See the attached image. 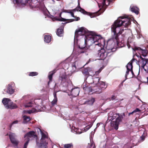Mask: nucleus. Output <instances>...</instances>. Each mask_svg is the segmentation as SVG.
I'll return each mask as SVG.
<instances>
[{"mask_svg": "<svg viewBox=\"0 0 148 148\" xmlns=\"http://www.w3.org/2000/svg\"><path fill=\"white\" fill-rule=\"evenodd\" d=\"M57 70V69H55L53 71L49 72V75L48 76V78L49 79V81L48 82V85H49L50 82L52 81L53 75L56 72Z\"/></svg>", "mask_w": 148, "mask_h": 148, "instance_id": "dca6fc26", "label": "nucleus"}, {"mask_svg": "<svg viewBox=\"0 0 148 148\" xmlns=\"http://www.w3.org/2000/svg\"><path fill=\"white\" fill-rule=\"evenodd\" d=\"M67 10H66L65 11V12L68 13H70L71 16L74 18L75 19H68V21L67 22H66L64 23H62V24H63V25H65L66 23L73 22L74 21H78L80 20V18L79 17H77L76 16H75L74 15V13L73 12L71 11H70V12L68 11Z\"/></svg>", "mask_w": 148, "mask_h": 148, "instance_id": "6e6552de", "label": "nucleus"}, {"mask_svg": "<svg viewBox=\"0 0 148 148\" xmlns=\"http://www.w3.org/2000/svg\"><path fill=\"white\" fill-rule=\"evenodd\" d=\"M125 116V113H123L120 116H119L115 121H113L112 120L111 122V126L114 127V129L117 130L118 128L119 122L122 121V119Z\"/></svg>", "mask_w": 148, "mask_h": 148, "instance_id": "7ed1b4c3", "label": "nucleus"}, {"mask_svg": "<svg viewBox=\"0 0 148 148\" xmlns=\"http://www.w3.org/2000/svg\"><path fill=\"white\" fill-rule=\"evenodd\" d=\"M116 43V41L110 39L107 42L106 49L104 48H101L97 51L96 54L99 60H104L108 56H110L113 54V49Z\"/></svg>", "mask_w": 148, "mask_h": 148, "instance_id": "f03ea898", "label": "nucleus"}, {"mask_svg": "<svg viewBox=\"0 0 148 148\" xmlns=\"http://www.w3.org/2000/svg\"><path fill=\"white\" fill-rule=\"evenodd\" d=\"M36 111H37V110L36 109H35L34 108H32L31 110L28 111L27 113L29 114H30L31 113H33L35 112H36Z\"/></svg>", "mask_w": 148, "mask_h": 148, "instance_id": "58836bf2", "label": "nucleus"}, {"mask_svg": "<svg viewBox=\"0 0 148 148\" xmlns=\"http://www.w3.org/2000/svg\"><path fill=\"white\" fill-rule=\"evenodd\" d=\"M87 45V40L85 39L84 41H83L81 43H79V47L82 49V51H78V53H85L86 52L85 50L86 49V47Z\"/></svg>", "mask_w": 148, "mask_h": 148, "instance_id": "9d476101", "label": "nucleus"}, {"mask_svg": "<svg viewBox=\"0 0 148 148\" xmlns=\"http://www.w3.org/2000/svg\"><path fill=\"white\" fill-rule=\"evenodd\" d=\"M36 140V145H37L39 147H41L42 146H40V145H41V144H40V143H39L38 141V138H37L36 139H35Z\"/></svg>", "mask_w": 148, "mask_h": 148, "instance_id": "49530a36", "label": "nucleus"}, {"mask_svg": "<svg viewBox=\"0 0 148 148\" xmlns=\"http://www.w3.org/2000/svg\"><path fill=\"white\" fill-rule=\"evenodd\" d=\"M130 71V70H127L126 72V74L125 75V77L126 79H127L128 78L127 77L128 76H128L129 75V72Z\"/></svg>", "mask_w": 148, "mask_h": 148, "instance_id": "c03bdc74", "label": "nucleus"}, {"mask_svg": "<svg viewBox=\"0 0 148 148\" xmlns=\"http://www.w3.org/2000/svg\"><path fill=\"white\" fill-rule=\"evenodd\" d=\"M37 1L36 0H28L26 4H28L32 8H35L36 7L37 5L34 3Z\"/></svg>", "mask_w": 148, "mask_h": 148, "instance_id": "aec40b11", "label": "nucleus"}, {"mask_svg": "<svg viewBox=\"0 0 148 148\" xmlns=\"http://www.w3.org/2000/svg\"><path fill=\"white\" fill-rule=\"evenodd\" d=\"M15 134L14 133H11L9 135L10 139V141L14 138H15Z\"/></svg>", "mask_w": 148, "mask_h": 148, "instance_id": "4c0bfd02", "label": "nucleus"}, {"mask_svg": "<svg viewBox=\"0 0 148 148\" xmlns=\"http://www.w3.org/2000/svg\"><path fill=\"white\" fill-rule=\"evenodd\" d=\"M6 136H8V134H6Z\"/></svg>", "mask_w": 148, "mask_h": 148, "instance_id": "680f3d73", "label": "nucleus"}, {"mask_svg": "<svg viewBox=\"0 0 148 148\" xmlns=\"http://www.w3.org/2000/svg\"><path fill=\"white\" fill-rule=\"evenodd\" d=\"M29 139L27 140L26 142L25 143L24 147L23 148H27L28 145L29 143Z\"/></svg>", "mask_w": 148, "mask_h": 148, "instance_id": "ea45409f", "label": "nucleus"}, {"mask_svg": "<svg viewBox=\"0 0 148 148\" xmlns=\"http://www.w3.org/2000/svg\"><path fill=\"white\" fill-rule=\"evenodd\" d=\"M146 136V134L144 132H143V135L140 137V140L139 142V143H140L143 141L145 140V136Z\"/></svg>", "mask_w": 148, "mask_h": 148, "instance_id": "473e14b6", "label": "nucleus"}, {"mask_svg": "<svg viewBox=\"0 0 148 148\" xmlns=\"http://www.w3.org/2000/svg\"><path fill=\"white\" fill-rule=\"evenodd\" d=\"M45 41L47 43L50 42L51 40V37L49 35H46L44 37Z\"/></svg>", "mask_w": 148, "mask_h": 148, "instance_id": "c85d7f7f", "label": "nucleus"}, {"mask_svg": "<svg viewBox=\"0 0 148 148\" xmlns=\"http://www.w3.org/2000/svg\"><path fill=\"white\" fill-rule=\"evenodd\" d=\"M79 88H77L72 89L71 93L73 96L75 97L79 95Z\"/></svg>", "mask_w": 148, "mask_h": 148, "instance_id": "f3484780", "label": "nucleus"}, {"mask_svg": "<svg viewBox=\"0 0 148 148\" xmlns=\"http://www.w3.org/2000/svg\"><path fill=\"white\" fill-rule=\"evenodd\" d=\"M62 25L57 30L56 32L57 35L59 36L62 37L63 36L64 33V28L65 25H63V24L62 23Z\"/></svg>", "mask_w": 148, "mask_h": 148, "instance_id": "4468645a", "label": "nucleus"}, {"mask_svg": "<svg viewBox=\"0 0 148 148\" xmlns=\"http://www.w3.org/2000/svg\"><path fill=\"white\" fill-rule=\"evenodd\" d=\"M14 91V90L13 88L12 85L9 84L7 87V92L11 95L12 94Z\"/></svg>", "mask_w": 148, "mask_h": 148, "instance_id": "4be33fe9", "label": "nucleus"}, {"mask_svg": "<svg viewBox=\"0 0 148 148\" xmlns=\"http://www.w3.org/2000/svg\"><path fill=\"white\" fill-rule=\"evenodd\" d=\"M10 102V103H7V109H14L17 108L16 105L12 102L11 100Z\"/></svg>", "mask_w": 148, "mask_h": 148, "instance_id": "6ab92c4d", "label": "nucleus"}, {"mask_svg": "<svg viewBox=\"0 0 148 148\" xmlns=\"http://www.w3.org/2000/svg\"><path fill=\"white\" fill-rule=\"evenodd\" d=\"M59 79L61 81V83L64 82L68 83L70 81V80L69 79L68 76L66 75L65 74L60 75L59 77Z\"/></svg>", "mask_w": 148, "mask_h": 148, "instance_id": "ddd939ff", "label": "nucleus"}, {"mask_svg": "<svg viewBox=\"0 0 148 148\" xmlns=\"http://www.w3.org/2000/svg\"><path fill=\"white\" fill-rule=\"evenodd\" d=\"M91 127V125H88L84 128V130L85 131H86L88 130Z\"/></svg>", "mask_w": 148, "mask_h": 148, "instance_id": "a19ab883", "label": "nucleus"}, {"mask_svg": "<svg viewBox=\"0 0 148 148\" xmlns=\"http://www.w3.org/2000/svg\"><path fill=\"white\" fill-rule=\"evenodd\" d=\"M33 104V103L32 102L29 101L25 104V106L26 107H31L33 106L32 105Z\"/></svg>", "mask_w": 148, "mask_h": 148, "instance_id": "c9c22d12", "label": "nucleus"}, {"mask_svg": "<svg viewBox=\"0 0 148 148\" xmlns=\"http://www.w3.org/2000/svg\"><path fill=\"white\" fill-rule=\"evenodd\" d=\"M130 71L131 72V73L132 74V76H128V78H132L133 77V76L134 75V73L133 71V69L131 70H130Z\"/></svg>", "mask_w": 148, "mask_h": 148, "instance_id": "a18cd8bd", "label": "nucleus"}, {"mask_svg": "<svg viewBox=\"0 0 148 148\" xmlns=\"http://www.w3.org/2000/svg\"><path fill=\"white\" fill-rule=\"evenodd\" d=\"M77 63V62H76V61L74 63H73V64L72 66L73 67H74L75 68H76L75 64H76V63Z\"/></svg>", "mask_w": 148, "mask_h": 148, "instance_id": "8fccbe9b", "label": "nucleus"}, {"mask_svg": "<svg viewBox=\"0 0 148 148\" xmlns=\"http://www.w3.org/2000/svg\"><path fill=\"white\" fill-rule=\"evenodd\" d=\"M27 137V140H30V138H33L34 139L37 138V136L35 132L33 131H30L26 134L24 136L25 138Z\"/></svg>", "mask_w": 148, "mask_h": 148, "instance_id": "1a4fd4ad", "label": "nucleus"}, {"mask_svg": "<svg viewBox=\"0 0 148 148\" xmlns=\"http://www.w3.org/2000/svg\"><path fill=\"white\" fill-rule=\"evenodd\" d=\"M57 101V99L56 98H54L53 101L51 102V103L53 105L55 104Z\"/></svg>", "mask_w": 148, "mask_h": 148, "instance_id": "79ce46f5", "label": "nucleus"}, {"mask_svg": "<svg viewBox=\"0 0 148 148\" xmlns=\"http://www.w3.org/2000/svg\"><path fill=\"white\" fill-rule=\"evenodd\" d=\"M11 142L12 144L16 146H17L19 143V141L16 140L15 138L11 140Z\"/></svg>", "mask_w": 148, "mask_h": 148, "instance_id": "7c9ffc66", "label": "nucleus"}, {"mask_svg": "<svg viewBox=\"0 0 148 148\" xmlns=\"http://www.w3.org/2000/svg\"><path fill=\"white\" fill-rule=\"evenodd\" d=\"M141 110L138 108H136L133 111V112L134 113H136L137 112H140Z\"/></svg>", "mask_w": 148, "mask_h": 148, "instance_id": "09e8293b", "label": "nucleus"}, {"mask_svg": "<svg viewBox=\"0 0 148 148\" xmlns=\"http://www.w3.org/2000/svg\"><path fill=\"white\" fill-rule=\"evenodd\" d=\"M135 60V59H133L131 62L128 63L126 66L127 70H131L133 69L132 62Z\"/></svg>", "mask_w": 148, "mask_h": 148, "instance_id": "b1692460", "label": "nucleus"}, {"mask_svg": "<svg viewBox=\"0 0 148 148\" xmlns=\"http://www.w3.org/2000/svg\"><path fill=\"white\" fill-rule=\"evenodd\" d=\"M28 0H13L14 3L18 5L20 4H26V2Z\"/></svg>", "mask_w": 148, "mask_h": 148, "instance_id": "412c9836", "label": "nucleus"}, {"mask_svg": "<svg viewBox=\"0 0 148 148\" xmlns=\"http://www.w3.org/2000/svg\"><path fill=\"white\" fill-rule=\"evenodd\" d=\"M45 148H46V147H45Z\"/></svg>", "mask_w": 148, "mask_h": 148, "instance_id": "0e129e2a", "label": "nucleus"}, {"mask_svg": "<svg viewBox=\"0 0 148 148\" xmlns=\"http://www.w3.org/2000/svg\"><path fill=\"white\" fill-rule=\"evenodd\" d=\"M53 96L54 97V98H56L57 99V95H56V92H54L53 93Z\"/></svg>", "mask_w": 148, "mask_h": 148, "instance_id": "603ef678", "label": "nucleus"}, {"mask_svg": "<svg viewBox=\"0 0 148 148\" xmlns=\"http://www.w3.org/2000/svg\"><path fill=\"white\" fill-rule=\"evenodd\" d=\"M124 81H123L122 82V84L123 83V82H124Z\"/></svg>", "mask_w": 148, "mask_h": 148, "instance_id": "052dcab7", "label": "nucleus"}, {"mask_svg": "<svg viewBox=\"0 0 148 148\" xmlns=\"http://www.w3.org/2000/svg\"><path fill=\"white\" fill-rule=\"evenodd\" d=\"M127 45L128 48H129L130 47V45L129 41H127Z\"/></svg>", "mask_w": 148, "mask_h": 148, "instance_id": "5fc2aeb1", "label": "nucleus"}, {"mask_svg": "<svg viewBox=\"0 0 148 148\" xmlns=\"http://www.w3.org/2000/svg\"><path fill=\"white\" fill-rule=\"evenodd\" d=\"M95 101V99L94 98H92L90 100L87 101L86 102L90 105H92Z\"/></svg>", "mask_w": 148, "mask_h": 148, "instance_id": "2f4dec72", "label": "nucleus"}, {"mask_svg": "<svg viewBox=\"0 0 148 148\" xmlns=\"http://www.w3.org/2000/svg\"><path fill=\"white\" fill-rule=\"evenodd\" d=\"M100 14V13H99V12H97L95 13L90 14L89 15L91 18H93L94 17L98 16Z\"/></svg>", "mask_w": 148, "mask_h": 148, "instance_id": "f704fd0d", "label": "nucleus"}, {"mask_svg": "<svg viewBox=\"0 0 148 148\" xmlns=\"http://www.w3.org/2000/svg\"><path fill=\"white\" fill-rule=\"evenodd\" d=\"M91 70V68L89 67H88L84 68L82 70V73L86 75H88L89 74V72Z\"/></svg>", "mask_w": 148, "mask_h": 148, "instance_id": "393cba45", "label": "nucleus"}, {"mask_svg": "<svg viewBox=\"0 0 148 148\" xmlns=\"http://www.w3.org/2000/svg\"><path fill=\"white\" fill-rule=\"evenodd\" d=\"M147 83L148 84V77H147Z\"/></svg>", "mask_w": 148, "mask_h": 148, "instance_id": "bf43d9fd", "label": "nucleus"}, {"mask_svg": "<svg viewBox=\"0 0 148 148\" xmlns=\"http://www.w3.org/2000/svg\"><path fill=\"white\" fill-rule=\"evenodd\" d=\"M83 89L84 90L88 91L89 93L92 92V93L99 94L101 92V90L99 89V87L97 85V84H96V85L95 86L84 87Z\"/></svg>", "mask_w": 148, "mask_h": 148, "instance_id": "423d86ee", "label": "nucleus"}, {"mask_svg": "<svg viewBox=\"0 0 148 148\" xmlns=\"http://www.w3.org/2000/svg\"><path fill=\"white\" fill-rule=\"evenodd\" d=\"M38 73L36 72H30L29 73V75L30 76H34L38 75Z\"/></svg>", "mask_w": 148, "mask_h": 148, "instance_id": "72a5a7b5", "label": "nucleus"}, {"mask_svg": "<svg viewBox=\"0 0 148 148\" xmlns=\"http://www.w3.org/2000/svg\"><path fill=\"white\" fill-rule=\"evenodd\" d=\"M68 11L70 12L71 11L72 12H75V11H79L81 12L82 13L84 14H88V12L86 11L84 9L82 8L80 6V3H78V5L77 7L75 9H73L71 10H68Z\"/></svg>", "mask_w": 148, "mask_h": 148, "instance_id": "f8f14e48", "label": "nucleus"}, {"mask_svg": "<svg viewBox=\"0 0 148 148\" xmlns=\"http://www.w3.org/2000/svg\"><path fill=\"white\" fill-rule=\"evenodd\" d=\"M86 33L85 29L83 27L80 28L78 30H76L75 32V36L78 37L79 36L84 35Z\"/></svg>", "mask_w": 148, "mask_h": 148, "instance_id": "9b49d317", "label": "nucleus"}, {"mask_svg": "<svg viewBox=\"0 0 148 148\" xmlns=\"http://www.w3.org/2000/svg\"><path fill=\"white\" fill-rule=\"evenodd\" d=\"M101 69H99L98 71H96L95 72V74L97 75H98L99 74V73L101 72Z\"/></svg>", "mask_w": 148, "mask_h": 148, "instance_id": "3c124183", "label": "nucleus"}, {"mask_svg": "<svg viewBox=\"0 0 148 148\" xmlns=\"http://www.w3.org/2000/svg\"><path fill=\"white\" fill-rule=\"evenodd\" d=\"M40 130L41 131L42 135V138L40 140L41 145L40 146H45L46 144V143L44 141V139L47 138V137L46 135L44 133L42 132L40 129Z\"/></svg>", "mask_w": 148, "mask_h": 148, "instance_id": "2eb2a0df", "label": "nucleus"}, {"mask_svg": "<svg viewBox=\"0 0 148 148\" xmlns=\"http://www.w3.org/2000/svg\"><path fill=\"white\" fill-rule=\"evenodd\" d=\"M134 113V112H133V111L132 112H130V113H129V115H130L131 114H133Z\"/></svg>", "mask_w": 148, "mask_h": 148, "instance_id": "6e6d98bb", "label": "nucleus"}, {"mask_svg": "<svg viewBox=\"0 0 148 148\" xmlns=\"http://www.w3.org/2000/svg\"><path fill=\"white\" fill-rule=\"evenodd\" d=\"M13 124H12V123H11V124L10 125V129L11 128V127L12 126V125H13Z\"/></svg>", "mask_w": 148, "mask_h": 148, "instance_id": "13d9d810", "label": "nucleus"}, {"mask_svg": "<svg viewBox=\"0 0 148 148\" xmlns=\"http://www.w3.org/2000/svg\"><path fill=\"white\" fill-rule=\"evenodd\" d=\"M131 11L132 12H134L137 15L139 13V9L137 7H133L131 8Z\"/></svg>", "mask_w": 148, "mask_h": 148, "instance_id": "cd10ccee", "label": "nucleus"}, {"mask_svg": "<svg viewBox=\"0 0 148 148\" xmlns=\"http://www.w3.org/2000/svg\"><path fill=\"white\" fill-rule=\"evenodd\" d=\"M23 124H26L31 120L30 117L29 116H27L26 115H24L23 116Z\"/></svg>", "mask_w": 148, "mask_h": 148, "instance_id": "a878e982", "label": "nucleus"}, {"mask_svg": "<svg viewBox=\"0 0 148 148\" xmlns=\"http://www.w3.org/2000/svg\"><path fill=\"white\" fill-rule=\"evenodd\" d=\"M91 39L92 40V42L95 43V42H97L99 45L101 43V40L103 41L104 40L103 38L100 35H95L92 34Z\"/></svg>", "mask_w": 148, "mask_h": 148, "instance_id": "0eeeda50", "label": "nucleus"}, {"mask_svg": "<svg viewBox=\"0 0 148 148\" xmlns=\"http://www.w3.org/2000/svg\"><path fill=\"white\" fill-rule=\"evenodd\" d=\"M133 50L134 51L137 52L139 53L140 57L141 56L144 57H146L148 53V51L145 47H136L133 49Z\"/></svg>", "mask_w": 148, "mask_h": 148, "instance_id": "20e7f679", "label": "nucleus"}, {"mask_svg": "<svg viewBox=\"0 0 148 148\" xmlns=\"http://www.w3.org/2000/svg\"><path fill=\"white\" fill-rule=\"evenodd\" d=\"M139 62V66L141 65V67L144 69L145 72L148 73V60L140 56Z\"/></svg>", "mask_w": 148, "mask_h": 148, "instance_id": "39448f33", "label": "nucleus"}, {"mask_svg": "<svg viewBox=\"0 0 148 148\" xmlns=\"http://www.w3.org/2000/svg\"><path fill=\"white\" fill-rule=\"evenodd\" d=\"M100 80V79L99 77L95 78L93 80V82H95L96 83V82H97L98 83L99 82Z\"/></svg>", "mask_w": 148, "mask_h": 148, "instance_id": "37998d69", "label": "nucleus"}, {"mask_svg": "<svg viewBox=\"0 0 148 148\" xmlns=\"http://www.w3.org/2000/svg\"><path fill=\"white\" fill-rule=\"evenodd\" d=\"M95 45H98V44H96Z\"/></svg>", "mask_w": 148, "mask_h": 148, "instance_id": "e2e57ef3", "label": "nucleus"}, {"mask_svg": "<svg viewBox=\"0 0 148 148\" xmlns=\"http://www.w3.org/2000/svg\"><path fill=\"white\" fill-rule=\"evenodd\" d=\"M73 147V145L72 143L65 144L64 145V147L65 148H71Z\"/></svg>", "mask_w": 148, "mask_h": 148, "instance_id": "e433bc0d", "label": "nucleus"}, {"mask_svg": "<svg viewBox=\"0 0 148 148\" xmlns=\"http://www.w3.org/2000/svg\"><path fill=\"white\" fill-rule=\"evenodd\" d=\"M130 24L131 21L129 18L124 16L119 17L114 22L113 24L111 26V31L113 33L111 39L115 41L118 44H119V36L121 34L122 32L119 31L118 33H117L116 28L120 27L122 25L127 27Z\"/></svg>", "mask_w": 148, "mask_h": 148, "instance_id": "f257e3e1", "label": "nucleus"}, {"mask_svg": "<svg viewBox=\"0 0 148 148\" xmlns=\"http://www.w3.org/2000/svg\"><path fill=\"white\" fill-rule=\"evenodd\" d=\"M62 12H60L59 14V17H60V18H59L57 17H55L53 18V20L55 21H68V19H66L64 18H62L61 17Z\"/></svg>", "mask_w": 148, "mask_h": 148, "instance_id": "5701e85b", "label": "nucleus"}, {"mask_svg": "<svg viewBox=\"0 0 148 148\" xmlns=\"http://www.w3.org/2000/svg\"><path fill=\"white\" fill-rule=\"evenodd\" d=\"M95 146L94 143L92 141L90 142V143L88 144L87 148H95Z\"/></svg>", "mask_w": 148, "mask_h": 148, "instance_id": "c756f323", "label": "nucleus"}, {"mask_svg": "<svg viewBox=\"0 0 148 148\" xmlns=\"http://www.w3.org/2000/svg\"><path fill=\"white\" fill-rule=\"evenodd\" d=\"M116 98V96L114 95H112L110 99V100L115 99Z\"/></svg>", "mask_w": 148, "mask_h": 148, "instance_id": "de8ad7c7", "label": "nucleus"}, {"mask_svg": "<svg viewBox=\"0 0 148 148\" xmlns=\"http://www.w3.org/2000/svg\"><path fill=\"white\" fill-rule=\"evenodd\" d=\"M97 84V85L99 87V89L101 90V92L103 90H104L107 87V86L105 84V83L103 82H100Z\"/></svg>", "mask_w": 148, "mask_h": 148, "instance_id": "a211bd4d", "label": "nucleus"}, {"mask_svg": "<svg viewBox=\"0 0 148 148\" xmlns=\"http://www.w3.org/2000/svg\"><path fill=\"white\" fill-rule=\"evenodd\" d=\"M18 122V121L17 120L13 122L12 123V124H14L17 123Z\"/></svg>", "mask_w": 148, "mask_h": 148, "instance_id": "864d4df0", "label": "nucleus"}, {"mask_svg": "<svg viewBox=\"0 0 148 148\" xmlns=\"http://www.w3.org/2000/svg\"><path fill=\"white\" fill-rule=\"evenodd\" d=\"M99 125H100V124L99 123H97V127H99Z\"/></svg>", "mask_w": 148, "mask_h": 148, "instance_id": "4d7b16f0", "label": "nucleus"}, {"mask_svg": "<svg viewBox=\"0 0 148 148\" xmlns=\"http://www.w3.org/2000/svg\"><path fill=\"white\" fill-rule=\"evenodd\" d=\"M10 99H9L7 98H3L2 100V102L3 103V105L7 108V103H10Z\"/></svg>", "mask_w": 148, "mask_h": 148, "instance_id": "bb28decb", "label": "nucleus"}]
</instances>
